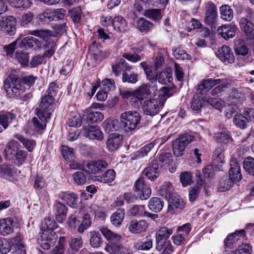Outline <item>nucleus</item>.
I'll return each instance as SVG.
<instances>
[{
    "mask_svg": "<svg viewBox=\"0 0 254 254\" xmlns=\"http://www.w3.org/2000/svg\"><path fill=\"white\" fill-rule=\"evenodd\" d=\"M217 56L223 62L233 63L235 57L231 48L227 46H223L216 52Z\"/></svg>",
    "mask_w": 254,
    "mask_h": 254,
    "instance_id": "18",
    "label": "nucleus"
},
{
    "mask_svg": "<svg viewBox=\"0 0 254 254\" xmlns=\"http://www.w3.org/2000/svg\"><path fill=\"white\" fill-rule=\"evenodd\" d=\"M16 115L13 111L0 112V125L3 130L6 129L10 123L16 119Z\"/></svg>",
    "mask_w": 254,
    "mask_h": 254,
    "instance_id": "27",
    "label": "nucleus"
},
{
    "mask_svg": "<svg viewBox=\"0 0 254 254\" xmlns=\"http://www.w3.org/2000/svg\"><path fill=\"white\" fill-rule=\"evenodd\" d=\"M214 138L218 142L224 144L228 143L231 140L229 132L227 130L216 133L214 134Z\"/></svg>",
    "mask_w": 254,
    "mask_h": 254,
    "instance_id": "52",
    "label": "nucleus"
},
{
    "mask_svg": "<svg viewBox=\"0 0 254 254\" xmlns=\"http://www.w3.org/2000/svg\"><path fill=\"white\" fill-rule=\"evenodd\" d=\"M54 102V98L52 95H45L42 98L39 107L36 109V113L38 118L42 120L50 119L51 113L49 111Z\"/></svg>",
    "mask_w": 254,
    "mask_h": 254,
    "instance_id": "5",
    "label": "nucleus"
},
{
    "mask_svg": "<svg viewBox=\"0 0 254 254\" xmlns=\"http://www.w3.org/2000/svg\"><path fill=\"white\" fill-rule=\"evenodd\" d=\"M4 87L7 94L10 97L17 96L24 90V88L21 83V79L14 73H10L5 79Z\"/></svg>",
    "mask_w": 254,
    "mask_h": 254,
    "instance_id": "3",
    "label": "nucleus"
},
{
    "mask_svg": "<svg viewBox=\"0 0 254 254\" xmlns=\"http://www.w3.org/2000/svg\"><path fill=\"white\" fill-rule=\"evenodd\" d=\"M143 174L147 179L151 181H154L157 179L159 175V170L157 161H153L150 165L144 170Z\"/></svg>",
    "mask_w": 254,
    "mask_h": 254,
    "instance_id": "21",
    "label": "nucleus"
},
{
    "mask_svg": "<svg viewBox=\"0 0 254 254\" xmlns=\"http://www.w3.org/2000/svg\"><path fill=\"white\" fill-rule=\"evenodd\" d=\"M244 98V95L236 89H232L228 99V102L240 103Z\"/></svg>",
    "mask_w": 254,
    "mask_h": 254,
    "instance_id": "53",
    "label": "nucleus"
},
{
    "mask_svg": "<svg viewBox=\"0 0 254 254\" xmlns=\"http://www.w3.org/2000/svg\"><path fill=\"white\" fill-rule=\"evenodd\" d=\"M105 250L110 254H130L131 251L124 247L120 243L113 245H108Z\"/></svg>",
    "mask_w": 254,
    "mask_h": 254,
    "instance_id": "30",
    "label": "nucleus"
},
{
    "mask_svg": "<svg viewBox=\"0 0 254 254\" xmlns=\"http://www.w3.org/2000/svg\"><path fill=\"white\" fill-rule=\"evenodd\" d=\"M83 134L90 139L102 140L103 134L100 128L96 126H87L82 128Z\"/></svg>",
    "mask_w": 254,
    "mask_h": 254,
    "instance_id": "11",
    "label": "nucleus"
},
{
    "mask_svg": "<svg viewBox=\"0 0 254 254\" xmlns=\"http://www.w3.org/2000/svg\"><path fill=\"white\" fill-rule=\"evenodd\" d=\"M12 173L13 170L11 166L6 164L0 165V176L9 180Z\"/></svg>",
    "mask_w": 254,
    "mask_h": 254,
    "instance_id": "56",
    "label": "nucleus"
},
{
    "mask_svg": "<svg viewBox=\"0 0 254 254\" xmlns=\"http://www.w3.org/2000/svg\"><path fill=\"white\" fill-rule=\"evenodd\" d=\"M173 231L172 229H169L167 227H164L161 228L156 233V243L158 244V247H161V245L163 242L169 241L168 239L172 234Z\"/></svg>",
    "mask_w": 254,
    "mask_h": 254,
    "instance_id": "28",
    "label": "nucleus"
},
{
    "mask_svg": "<svg viewBox=\"0 0 254 254\" xmlns=\"http://www.w3.org/2000/svg\"><path fill=\"white\" fill-rule=\"evenodd\" d=\"M148 227L147 223L144 220L137 221L131 220L129 224L128 230L133 234H139L144 232Z\"/></svg>",
    "mask_w": 254,
    "mask_h": 254,
    "instance_id": "25",
    "label": "nucleus"
},
{
    "mask_svg": "<svg viewBox=\"0 0 254 254\" xmlns=\"http://www.w3.org/2000/svg\"><path fill=\"white\" fill-rule=\"evenodd\" d=\"M120 126L126 132H130L135 129L141 120L139 113L134 111H126L120 116Z\"/></svg>",
    "mask_w": 254,
    "mask_h": 254,
    "instance_id": "2",
    "label": "nucleus"
},
{
    "mask_svg": "<svg viewBox=\"0 0 254 254\" xmlns=\"http://www.w3.org/2000/svg\"><path fill=\"white\" fill-rule=\"evenodd\" d=\"M122 143V136L117 133L111 134L106 142L107 147L111 151L117 150L121 146Z\"/></svg>",
    "mask_w": 254,
    "mask_h": 254,
    "instance_id": "20",
    "label": "nucleus"
},
{
    "mask_svg": "<svg viewBox=\"0 0 254 254\" xmlns=\"http://www.w3.org/2000/svg\"><path fill=\"white\" fill-rule=\"evenodd\" d=\"M217 11L216 5L213 2L209 1L205 6L204 21L208 25H212L217 18Z\"/></svg>",
    "mask_w": 254,
    "mask_h": 254,
    "instance_id": "14",
    "label": "nucleus"
},
{
    "mask_svg": "<svg viewBox=\"0 0 254 254\" xmlns=\"http://www.w3.org/2000/svg\"><path fill=\"white\" fill-rule=\"evenodd\" d=\"M113 28L120 32L127 31V22L122 16H115L113 19Z\"/></svg>",
    "mask_w": 254,
    "mask_h": 254,
    "instance_id": "33",
    "label": "nucleus"
},
{
    "mask_svg": "<svg viewBox=\"0 0 254 254\" xmlns=\"http://www.w3.org/2000/svg\"><path fill=\"white\" fill-rule=\"evenodd\" d=\"M172 79V70L171 68H166L163 70L158 75H156L154 80H158V82L162 84H167Z\"/></svg>",
    "mask_w": 254,
    "mask_h": 254,
    "instance_id": "32",
    "label": "nucleus"
},
{
    "mask_svg": "<svg viewBox=\"0 0 254 254\" xmlns=\"http://www.w3.org/2000/svg\"><path fill=\"white\" fill-rule=\"evenodd\" d=\"M234 182L227 177H224L220 182L219 190L221 191L229 190L233 186Z\"/></svg>",
    "mask_w": 254,
    "mask_h": 254,
    "instance_id": "63",
    "label": "nucleus"
},
{
    "mask_svg": "<svg viewBox=\"0 0 254 254\" xmlns=\"http://www.w3.org/2000/svg\"><path fill=\"white\" fill-rule=\"evenodd\" d=\"M124 217V209L117 208V211L111 216V222L113 225L119 227L121 225Z\"/></svg>",
    "mask_w": 254,
    "mask_h": 254,
    "instance_id": "38",
    "label": "nucleus"
},
{
    "mask_svg": "<svg viewBox=\"0 0 254 254\" xmlns=\"http://www.w3.org/2000/svg\"><path fill=\"white\" fill-rule=\"evenodd\" d=\"M164 206V202L161 198L154 197L151 198L148 204L149 209L155 213L160 212Z\"/></svg>",
    "mask_w": 254,
    "mask_h": 254,
    "instance_id": "36",
    "label": "nucleus"
},
{
    "mask_svg": "<svg viewBox=\"0 0 254 254\" xmlns=\"http://www.w3.org/2000/svg\"><path fill=\"white\" fill-rule=\"evenodd\" d=\"M237 29V27L235 24L223 25L218 28L217 32L224 39L228 40L235 36Z\"/></svg>",
    "mask_w": 254,
    "mask_h": 254,
    "instance_id": "19",
    "label": "nucleus"
},
{
    "mask_svg": "<svg viewBox=\"0 0 254 254\" xmlns=\"http://www.w3.org/2000/svg\"><path fill=\"white\" fill-rule=\"evenodd\" d=\"M104 119V115L99 112L89 113L87 117L88 122L91 123H97L101 122Z\"/></svg>",
    "mask_w": 254,
    "mask_h": 254,
    "instance_id": "60",
    "label": "nucleus"
},
{
    "mask_svg": "<svg viewBox=\"0 0 254 254\" xmlns=\"http://www.w3.org/2000/svg\"><path fill=\"white\" fill-rule=\"evenodd\" d=\"M11 243L14 247V253L15 254H26V250L22 241V238L20 236L11 239Z\"/></svg>",
    "mask_w": 254,
    "mask_h": 254,
    "instance_id": "37",
    "label": "nucleus"
},
{
    "mask_svg": "<svg viewBox=\"0 0 254 254\" xmlns=\"http://www.w3.org/2000/svg\"><path fill=\"white\" fill-rule=\"evenodd\" d=\"M90 212L95 216L102 220L105 219L106 217V210L104 208L100 207L96 204L93 203L90 207Z\"/></svg>",
    "mask_w": 254,
    "mask_h": 254,
    "instance_id": "47",
    "label": "nucleus"
},
{
    "mask_svg": "<svg viewBox=\"0 0 254 254\" xmlns=\"http://www.w3.org/2000/svg\"><path fill=\"white\" fill-rule=\"evenodd\" d=\"M196 185L191 187L189 192V200L190 201H194L198 195L201 187L203 186V182L200 173L196 174Z\"/></svg>",
    "mask_w": 254,
    "mask_h": 254,
    "instance_id": "23",
    "label": "nucleus"
},
{
    "mask_svg": "<svg viewBox=\"0 0 254 254\" xmlns=\"http://www.w3.org/2000/svg\"><path fill=\"white\" fill-rule=\"evenodd\" d=\"M16 18L13 16H3L0 21L1 30L10 36L16 32Z\"/></svg>",
    "mask_w": 254,
    "mask_h": 254,
    "instance_id": "8",
    "label": "nucleus"
},
{
    "mask_svg": "<svg viewBox=\"0 0 254 254\" xmlns=\"http://www.w3.org/2000/svg\"><path fill=\"white\" fill-rule=\"evenodd\" d=\"M240 28L247 38L254 39V23L245 17H242L239 21Z\"/></svg>",
    "mask_w": 254,
    "mask_h": 254,
    "instance_id": "17",
    "label": "nucleus"
},
{
    "mask_svg": "<svg viewBox=\"0 0 254 254\" xmlns=\"http://www.w3.org/2000/svg\"><path fill=\"white\" fill-rule=\"evenodd\" d=\"M243 168L248 174L254 177V158L251 157L246 158L243 161Z\"/></svg>",
    "mask_w": 254,
    "mask_h": 254,
    "instance_id": "50",
    "label": "nucleus"
},
{
    "mask_svg": "<svg viewBox=\"0 0 254 254\" xmlns=\"http://www.w3.org/2000/svg\"><path fill=\"white\" fill-rule=\"evenodd\" d=\"M91 224V220L90 215L87 213L85 214L83 216L82 223L77 229L78 232L82 233L84 230L90 226Z\"/></svg>",
    "mask_w": 254,
    "mask_h": 254,
    "instance_id": "61",
    "label": "nucleus"
},
{
    "mask_svg": "<svg viewBox=\"0 0 254 254\" xmlns=\"http://www.w3.org/2000/svg\"><path fill=\"white\" fill-rule=\"evenodd\" d=\"M167 200L169 203L168 211L171 212L175 209L183 208L185 205L183 199L175 193Z\"/></svg>",
    "mask_w": 254,
    "mask_h": 254,
    "instance_id": "24",
    "label": "nucleus"
},
{
    "mask_svg": "<svg viewBox=\"0 0 254 254\" xmlns=\"http://www.w3.org/2000/svg\"><path fill=\"white\" fill-rule=\"evenodd\" d=\"M116 176V173L113 169L107 170L103 175L97 177L95 180L102 183L107 184L113 182Z\"/></svg>",
    "mask_w": 254,
    "mask_h": 254,
    "instance_id": "40",
    "label": "nucleus"
},
{
    "mask_svg": "<svg viewBox=\"0 0 254 254\" xmlns=\"http://www.w3.org/2000/svg\"><path fill=\"white\" fill-rule=\"evenodd\" d=\"M174 188L170 182H164L159 190V194L164 197L166 199H168L175 193H173Z\"/></svg>",
    "mask_w": 254,
    "mask_h": 254,
    "instance_id": "35",
    "label": "nucleus"
},
{
    "mask_svg": "<svg viewBox=\"0 0 254 254\" xmlns=\"http://www.w3.org/2000/svg\"><path fill=\"white\" fill-rule=\"evenodd\" d=\"M230 168L229 171V178L234 182H239L242 178L240 166L237 159L232 157L230 161Z\"/></svg>",
    "mask_w": 254,
    "mask_h": 254,
    "instance_id": "12",
    "label": "nucleus"
},
{
    "mask_svg": "<svg viewBox=\"0 0 254 254\" xmlns=\"http://www.w3.org/2000/svg\"><path fill=\"white\" fill-rule=\"evenodd\" d=\"M223 82V79L208 78L202 80L197 85V92L198 94H203L204 92L209 91L216 85Z\"/></svg>",
    "mask_w": 254,
    "mask_h": 254,
    "instance_id": "16",
    "label": "nucleus"
},
{
    "mask_svg": "<svg viewBox=\"0 0 254 254\" xmlns=\"http://www.w3.org/2000/svg\"><path fill=\"white\" fill-rule=\"evenodd\" d=\"M244 230H241L233 234H231L226 238L224 241L225 245L226 247L230 246L231 245L235 243L239 239V235H243Z\"/></svg>",
    "mask_w": 254,
    "mask_h": 254,
    "instance_id": "59",
    "label": "nucleus"
},
{
    "mask_svg": "<svg viewBox=\"0 0 254 254\" xmlns=\"http://www.w3.org/2000/svg\"><path fill=\"white\" fill-rule=\"evenodd\" d=\"M194 139L193 136L188 133L180 135L172 143L174 154L177 157H181L187 146Z\"/></svg>",
    "mask_w": 254,
    "mask_h": 254,
    "instance_id": "4",
    "label": "nucleus"
},
{
    "mask_svg": "<svg viewBox=\"0 0 254 254\" xmlns=\"http://www.w3.org/2000/svg\"><path fill=\"white\" fill-rule=\"evenodd\" d=\"M59 197L70 206L74 207L77 204L78 197L74 193L61 191L59 194Z\"/></svg>",
    "mask_w": 254,
    "mask_h": 254,
    "instance_id": "31",
    "label": "nucleus"
},
{
    "mask_svg": "<svg viewBox=\"0 0 254 254\" xmlns=\"http://www.w3.org/2000/svg\"><path fill=\"white\" fill-rule=\"evenodd\" d=\"M14 137L20 141L28 151L31 152L34 149L36 144L34 140L25 138L22 135L18 133L14 134Z\"/></svg>",
    "mask_w": 254,
    "mask_h": 254,
    "instance_id": "46",
    "label": "nucleus"
},
{
    "mask_svg": "<svg viewBox=\"0 0 254 254\" xmlns=\"http://www.w3.org/2000/svg\"><path fill=\"white\" fill-rule=\"evenodd\" d=\"M57 227V223L51 217H46L41 225V230H49L53 231Z\"/></svg>",
    "mask_w": 254,
    "mask_h": 254,
    "instance_id": "54",
    "label": "nucleus"
},
{
    "mask_svg": "<svg viewBox=\"0 0 254 254\" xmlns=\"http://www.w3.org/2000/svg\"><path fill=\"white\" fill-rule=\"evenodd\" d=\"M172 94V90L171 88L167 87H162L159 90L160 99L152 98L144 101L142 104L143 113L150 116L158 114L166 100Z\"/></svg>",
    "mask_w": 254,
    "mask_h": 254,
    "instance_id": "1",
    "label": "nucleus"
},
{
    "mask_svg": "<svg viewBox=\"0 0 254 254\" xmlns=\"http://www.w3.org/2000/svg\"><path fill=\"white\" fill-rule=\"evenodd\" d=\"M149 87L150 86L144 84L132 92L130 101L134 107H139L142 101L151 93Z\"/></svg>",
    "mask_w": 254,
    "mask_h": 254,
    "instance_id": "6",
    "label": "nucleus"
},
{
    "mask_svg": "<svg viewBox=\"0 0 254 254\" xmlns=\"http://www.w3.org/2000/svg\"><path fill=\"white\" fill-rule=\"evenodd\" d=\"M137 26L138 30L141 32H148L153 27V24L145 18L141 17L137 20Z\"/></svg>",
    "mask_w": 254,
    "mask_h": 254,
    "instance_id": "49",
    "label": "nucleus"
},
{
    "mask_svg": "<svg viewBox=\"0 0 254 254\" xmlns=\"http://www.w3.org/2000/svg\"><path fill=\"white\" fill-rule=\"evenodd\" d=\"M154 145L155 141H153L143 146L139 151L136 152V158H140L147 155L148 153L153 148Z\"/></svg>",
    "mask_w": 254,
    "mask_h": 254,
    "instance_id": "62",
    "label": "nucleus"
},
{
    "mask_svg": "<svg viewBox=\"0 0 254 254\" xmlns=\"http://www.w3.org/2000/svg\"><path fill=\"white\" fill-rule=\"evenodd\" d=\"M153 240L150 236L146 237L144 241L135 244L136 249L141 251H147L152 247Z\"/></svg>",
    "mask_w": 254,
    "mask_h": 254,
    "instance_id": "48",
    "label": "nucleus"
},
{
    "mask_svg": "<svg viewBox=\"0 0 254 254\" xmlns=\"http://www.w3.org/2000/svg\"><path fill=\"white\" fill-rule=\"evenodd\" d=\"M56 218L59 223H63L66 219L67 208L60 202H57L54 205Z\"/></svg>",
    "mask_w": 254,
    "mask_h": 254,
    "instance_id": "26",
    "label": "nucleus"
},
{
    "mask_svg": "<svg viewBox=\"0 0 254 254\" xmlns=\"http://www.w3.org/2000/svg\"><path fill=\"white\" fill-rule=\"evenodd\" d=\"M90 245L94 248H99L102 244V239L100 233L97 231L90 232Z\"/></svg>",
    "mask_w": 254,
    "mask_h": 254,
    "instance_id": "43",
    "label": "nucleus"
},
{
    "mask_svg": "<svg viewBox=\"0 0 254 254\" xmlns=\"http://www.w3.org/2000/svg\"><path fill=\"white\" fill-rule=\"evenodd\" d=\"M8 2L11 6L22 10L29 8L32 3L31 0H9Z\"/></svg>",
    "mask_w": 254,
    "mask_h": 254,
    "instance_id": "44",
    "label": "nucleus"
},
{
    "mask_svg": "<svg viewBox=\"0 0 254 254\" xmlns=\"http://www.w3.org/2000/svg\"><path fill=\"white\" fill-rule=\"evenodd\" d=\"M221 17L226 21H230L233 18L234 11L232 8L226 4L222 5L220 8Z\"/></svg>",
    "mask_w": 254,
    "mask_h": 254,
    "instance_id": "42",
    "label": "nucleus"
},
{
    "mask_svg": "<svg viewBox=\"0 0 254 254\" xmlns=\"http://www.w3.org/2000/svg\"><path fill=\"white\" fill-rule=\"evenodd\" d=\"M205 102L220 111H222L225 105L224 101L221 99L208 98Z\"/></svg>",
    "mask_w": 254,
    "mask_h": 254,
    "instance_id": "57",
    "label": "nucleus"
},
{
    "mask_svg": "<svg viewBox=\"0 0 254 254\" xmlns=\"http://www.w3.org/2000/svg\"><path fill=\"white\" fill-rule=\"evenodd\" d=\"M86 172L91 174H96L101 172L108 167V163L104 160H98L89 162L85 161Z\"/></svg>",
    "mask_w": 254,
    "mask_h": 254,
    "instance_id": "15",
    "label": "nucleus"
},
{
    "mask_svg": "<svg viewBox=\"0 0 254 254\" xmlns=\"http://www.w3.org/2000/svg\"><path fill=\"white\" fill-rule=\"evenodd\" d=\"M12 224L10 218L0 219V234L4 236L11 234L13 232Z\"/></svg>",
    "mask_w": 254,
    "mask_h": 254,
    "instance_id": "29",
    "label": "nucleus"
},
{
    "mask_svg": "<svg viewBox=\"0 0 254 254\" xmlns=\"http://www.w3.org/2000/svg\"><path fill=\"white\" fill-rule=\"evenodd\" d=\"M20 144L15 140H9L6 144L4 151V157L10 159L13 155V151L17 150L19 147Z\"/></svg>",
    "mask_w": 254,
    "mask_h": 254,
    "instance_id": "34",
    "label": "nucleus"
},
{
    "mask_svg": "<svg viewBox=\"0 0 254 254\" xmlns=\"http://www.w3.org/2000/svg\"><path fill=\"white\" fill-rule=\"evenodd\" d=\"M100 231L102 235L110 243L109 245L116 244L120 243L122 240V237L120 235L114 233L107 227H101Z\"/></svg>",
    "mask_w": 254,
    "mask_h": 254,
    "instance_id": "22",
    "label": "nucleus"
},
{
    "mask_svg": "<svg viewBox=\"0 0 254 254\" xmlns=\"http://www.w3.org/2000/svg\"><path fill=\"white\" fill-rule=\"evenodd\" d=\"M56 240L54 232L49 230H41L38 238V243L45 250H49Z\"/></svg>",
    "mask_w": 254,
    "mask_h": 254,
    "instance_id": "7",
    "label": "nucleus"
},
{
    "mask_svg": "<svg viewBox=\"0 0 254 254\" xmlns=\"http://www.w3.org/2000/svg\"><path fill=\"white\" fill-rule=\"evenodd\" d=\"M67 124L69 127H78L81 125V117L78 113L72 114L67 121Z\"/></svg>",
    "mask_w": 254,
    "mask_h": 254,
    "instance_id": "55",
    "label": "nucleus"
},
{
    "mask_svg": "<svg viewBox=\"0 0 254 254\" xmlns=\"http://www.w3.org/2000/svg\"><path fill=\"white\" fill-rule=\"evenodd\" d=\"M143 15L154 21H159L162 18L161 10L159 9H149L144 11Z\"/></svg>",
    "mask_w": 254,
    "mask_h": 254,
    "instance_id": "45",
    "label": "nucleus"
},
{
    "mask_svg": "<svg viewBox=\"0 0 254 254\" xmlns=\"http://www.w3.org/2000/svg\"><path fill=\"white\" fill-rule=\"evenodd\" d=\"M104 127L106 131L110 132L114 130H118L120 128L118 120H107L104 122Z\"/></svg>",
    "mask_w": 254,
    "mask_h": 254,
    "instance_id": "58",
    "label": "nucleus"
},
{
    "mask_svg": "<svg viewBox=\"0 0 254 254\" xmlns=\"http://www.w3.org/2000/svg\"><path fill=\"white\" fill-rule=\"evenodd\" d=\"M19 47L23 50H27L29 49H31L36 51L41 48L42 44L41 41L38 39L32 36H28L21 41Z\"/></svg>",
    "mask_w": 254,
    "mask_h": 254,
    "instance_id": "13",
    "label": "nucleus"
},
{
    "mask_svg": "<svg viewBox=\"0 0 254 254\" xmlns=\"http://www.w3.org/2000/svg\"><path fill=\"white\" fill-rule=\"evenodd\" d=\"M161 247H158V244L156 245V249L159 251L162 250L161 254H171L172 253L174 250L170 241L163 242Z\"/></svg>",
    "mask_w": 254,
    "mask_h": 254,
    "instance_id": "64",
    "label": "nucleus"
},
{
    "mask_svg": "<svg viewBox=\"0 0 254 254\" xmlns=\"http://www.w3.org/2000/svg\"><path fill=\"white\" fill-rule=\"evenodd\" d=\"M239 103L229 102L225 110V116L228 119L232 118L233 115L238 114L241 112Z\"/></svg>",
    "mask_w": 254,
    "mask_h": 254,
    "instance_id": "39",
    "label": "nucleus"
},
{
    "mask_svg": "<svg viewBox=\"0 0 254 254\" xmlns=\"http://www.w3.org/2000/svg\"><path fill=\"white\" fill-rule=\"evenodd\" d=\"M31 35L40 38L44 40H47L51 36H55L52 32L48 30H35L29 31Z\"/></svg>",
    "mask_w": 254,
    "mask_h": 254,
    "instance_id": "51",
    "label": "nucleus"
},
{
    "mask_svg": "<svg viewBox=\"0 0 254 254\" xmlns=\"http://www.w3.org/2000/svg\"><path fill=\"white\" fill-rule=\"evenodd\" d=\"M245 115L236 114L233 119V123L235 126L240 128H245L247 123L254 118V110L250 109L244 113Z\"/></svg>",
    "mask_w": 254,
    "mask_h": 254,
    "instance_id": "10",
    "label": "nucleus"
},
{
    "mask_svg": "<svg viewBox=\"0 0 254 254\" xmlns=\"http://www.w3.org/2000/svg\"><path fill=\"white\" fill-rule=\"evenodd\" d=\"M134 189L135 192L142 200L147 199L151 195V190L145 183L144 179L142 177L139 178L135 182Z\"/></svg>",
    "mask_w": 254,
    "mask_h": 254,
    "instance_id": "9",
    "label": "nucleus"
},
{
    "mask_svg": "<svg viewBox=\"0 0 254 254\" xmlns=\"http://www.w3.org/2000/svg\"><path fill=\"white\" fill-rule=\"evenodd\" d=\"M234 50L237 55L243 56L247 55L249 51L244 41L241 39H236L235 40Z\"/></svg>",
    "mask_w": 254,
    "mask_h": 254,
    "instance_id": "41",
    "label": "nucleus"
}]
</instances>
